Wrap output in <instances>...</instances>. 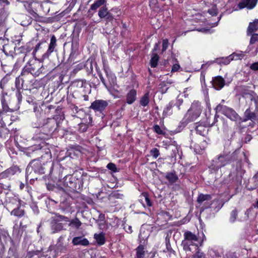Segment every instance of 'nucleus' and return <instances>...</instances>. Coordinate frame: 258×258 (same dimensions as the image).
<instances>
[{"label":"nucleus","mask_w":258,"mask_h":258,"mask_svg":"<svg viewBox=\"0 0 258 258\" xmlns=\"http://www.w3.org/2000/svg\"><path fill=\"white\" fill-rule=\"evenodd\" d=\"M151 155L155 159L157 158L160 155L159 151L157 148H153L150 151Z\"/></svg>","instance_id":"obj_53"},{"label":"nucleus","mask_w":258,"mask_h":258,"mask_svg":"<svg viewBox=\"0 0 258 258\" xmlns=\"http://www.w3.org/2000/svg\"><path fill=\"white\" fill-rule=\"evenodd\" d=\"M258 29V19H255L253 22H250L247 30V35H250Z\"/></svg>","instance_id":"obj_30"},{"label":"nucleus","mask_w":258,"mask_h":258,"mask_svg":"<svg viewBox=\"0 0 258 258\" xmlns=\"http://www.w3.org/2000/svg\"><path fill=\"white\" fill-rule=\"evenodd\" d=\"M14 48V47L13 44H5L3 46V51L7 55H11L13 53V48Z\"/></svg>","instance_id":"obj_40"},{"label":"nucleus","mask_w":258,"mask_h":258,"mask_svg":"<svg viewBox=\"0 0 258 258\" xmlns=\"http://www.w3.org/2000/svg\"><path fill=\"white\" fill-rule=\"evenodd\" d=\"M231 55V57L233 58V59H241L244 56V54L241 52H234L232 54H230Z\"/></svg>","instance_id":"obj_48"},{"label":"nucleus","mask_w":258,"mask_h":258,"mask_svg":"<svg viewBox=\"0 0 258 258\" xmlns=\"http://www.w3.org/2000/svg\"><path fill=\"white\" fill-rule=\"evenodd\" d=\"M39 6V5L38 3L32 2L29 4L27 8L30 14L35 20H38L39 18V16L37 13V9Z\"/></svg>","instance_id":"obj_16"},{"label":"nucleus","mask_w":258,"mask_h":258,"mask_svg":"<svg viewBox=\"0 0 258 258\" xmlns=\"http://www.w3.org/2000/svg\"><path fill=\"white\" fill-rule=\"evenodd\" d=\"M159 56L157 53H153L150 60V65L152 68H155L158 64Z\"/></svg>","instance_id":"obj_41"},{"label":"nucleus","mask_w":258,"mask_h":258,"mask_svg":"<svg viewBox=\"0 0 258 258\" xmlns=\"http://www.w3.org/2000/svg\"><path fill=\"white\" fill-rule=\"evenodd\" d=\"M149 236V234L148 232H146L145 230H143L142 229L140 231V233L139 235V238L140 240L141 244H145L146 241L147 240Z\"/></svg>","instance_id":"obj_34"},{"label":"nucleus","mask_w":258,"mask_h":258,"mask_svg":"<svg viewBox=\"0 0 258 258\" xmlns=\"http://www.w3.org/2000/svg\"><path fill=\"white\" fill-rule=\"evenodd\" d=\"M51 228L52 230V233H55L63 230V225L62 223L53 220L51 222Z\"/></svg>","instance_id":"obj_27"},{"label":"nucleus","mask_w":258,"mask_h":258,"mask_svg":"<svg viewBox=\"0 0 258 258\" xmlns=\"http://www.w3.org/2000/svg\"><path fill=\"white\" fill-rule=\"evenodd\" d=\"M202 110L201 103L198 101H194L184 116V121L187 123L189 122L195 121L200 116Z\"/></svg>","instance_id":"obj_5"},{"label":"nucleus","mask_w":258,"mask_h":258,"mask_svg":"<svg viewBox=\"0 0 258 258\" xmlns=\"http://www.w3.org/2000/svg\"><path fill=\"white\" fill-rule=\"evenodd\" d=\"M136 258H146V253L143 245L140 244L136 248Z\"/></svg>","instance_id":"obj_35"},{"label":"nucleus","mask_w":258,"mask_h":258,"mask_svg":"<svg viewBox=\"0 0 258 258\" xmlns=\"http://www.w3.org/2000/svg\"><path fill=\"white\" fill-rule=\"evenodd\" d=\"M108 105V101L104 100L99 99L93 101L90 107V108L94 110L95 112L103 113Z\"/></svg>","instance_id":"obj_12"},{"label":"nucleus","mask_w":258,"mask_h":258,"mask_svg":"<svg viewBox=\"0 0 258 258\" xmlns=\"http://www.w3.org/2000/svg\"><path fill=\"white\" fill-rule=\"evenodd\" d=\"M196 130L198 134L202 136L204 135V132L206 131L205 128L202 125L197 126Z\"/></svg>","instance_id":"obj_54"},{"label":"nucleus","mask_w":258,"mask_h":258,"mask_svg":"<svg viewBox=\"0 0 258 258\" xmlns=\"http://www.w3.org/2000/svg\"><path fill=\"white\" fill-rule=\"evenodd\" d=\"M232 60L233 58L231 57V55H229L228 56L225 57H223L217 58L213 62L222 66L229 64Z\"/></svg>","instance_id":"obj_28"},{"label":"nucleus","mask_w":258,"mask_h":258,"mask_svg":"<svg viewBox=\"0 0 258 258\" xmlns=\"http://www.w3.org/2000/svg\"><path fill=\"white\" fill-rule=\"evenodd\" d=\"M136 99L137 91L134 89H131L126 94V103L128 104H132L136 101Z\"/></svg>","instance_id":"obj_24"},{"label":"nucleus","mask_w":258,"mask_h":258,"mask_svg":"<svg viewBox=\"0 0 258 258\" xmlns=\"http://www.w3.org/2000/svg\"><path fill=\"white\" fill-rule=\"evenodd\" d=\"M72 243L74 245L87 246L89 244V242L87 238L83 236H78L73 239Z\"/></svg>","instance_id":"obj_19"},{"label":"nucleus","mask_w":258,"mask_h":258,"mask_svg":"<svg viewBox=\"0 0 258 258\" xmlns=\"http://www.w3.org/2000/svg\"><path fill=\"white\" fill-rule=\"evenodd\" d=\"M216 112L221 113L233 121H237L240 119L238 114L231 108L224 105L222 103L218 104L215 108Z\"/></svg>","instance_id":"obj_7"},{"label":"nucleus","mask_w":258,"mask_h":258,"mask_svg":"<svg viewBox=\"0 0 258 258\" xmlns=\"http://www.w3.org/2000/svg\"><path fill=\"white\" fill-rule=\"evenodd\" d=\"M39 250H32V251H29L27 253V256L29 257H32L34 255H38L39 253Z\"/></svg>","instance_id":"obj_61"},{"label":"nucleus","mask_w":258,"mask_h":258,"mask_svg":"<svg viewBox=\"0 0 258 258\" xmlns=\"http://www.w3.org/2000/svg\"><path fill=\"white\" fill-rule=\"evenodd\" d=\"M21 202L19 198L12 192H6L5 207L8 211H11L14 208L21 206Z\"/></svg>","instance_id":"obj_8"},{"label":"nucleus","mask_w":258,"mask_h":258,"mask_svg":"<svg viewBox=\"0 0 258 258\" xmlns=\"http://www.w3.org/2000/svg\"><path fill=\"white\" fill-rule=\"evenodd\" d=\"M172 105L173 104L171 102H169L166 107L164 108L163 112V117L165 118L169 115L172 114Z\"/></svg>","instance_id":"obj_36"},{"label":"nucleus","mask_w":258,"mask_h":258,"mask_svg":"<svg viewBox=\"0 0 258 258\" xmlns=\"http://www.w3.org/2000/svg\"><path fill=\"white\" fill-rule=\"evenodd\" d=\"M149 92L146 93L141 98L140 104L144 107L147 106L149 103Z\"/></svg>","instance_id":"obj_37"},{"label":"nucleus","mask_w":258,"mask_h":258,"mask_svg":"<svg viewBox=\"0 0 258 258\" xmlns=\"http://www.w3.org/2000/svg\"><path fill=\"white\" fill-rule=\"evenodd\" d=\"M11 184L10 181L0 182V192L4 191L5 194L7 192H11Z\"/></svg>","instance_id":"obj_32"},{"label":"nucleus","mask_w":258,"mask_h":258,"mask_svg":"<svg viewBox=\"0 0 258 258\" xmlns=\"http://www.w3.org/2000/svg\"><path fill=\"white\" fill-rule=\"evenodd\" d=\"M154 131L159 135L164 134L163 131L161 128L160 126L158 125H155L154 126Z\"/></svg>","instance_id":"obj_58"},{"label":"nucleus","mask_w":258,"mask_h":258,"mask_svg":"<svg viewBox=\"0 0 258 258\" xmlns=\"http://www.w3.org/2000/svg\"><path fill=\"white\" fill-rule=\"evenodd\" d=\"M24 153L26 156L37 160H50L51 154L47 145L44 143L35 145L27 148Z\"/></svg>","instance_id":"obj_1"},{"label":"nucleus","mask_w":258,"mask_h":258,"mask_svg":"<svg viewBox=\"0 0 258 258\" xmlns=\"http://www.w3.org/2000/svg\"><path fill=\"white\" fill-rule=\"evenodd\" d=\"M183 237L181 245L184 250L191 251L192 249L191 247H194L195 249L199 247L198 244L196 243L198 241V238L195 234L189 231H186L183 234Z\"/></svg>","instance_id":"obj_4"},{"label":"nucleus","mask_w":258,"mask_h":258,"mask_svg":"<svg viewBox=\"0 0 258 258\" xmlns=\"http://www.w3.org/2000/svg\"><path fill=\"white\" fill-rule=\"evenodd\" d=\"M237 157H238L237 155H236V157H235V158L234 159H231V161H235V162H236V163H235V166H236L235 170H236V171L237 172V173H242V171H241V164H242L241 159H238Z\"/></svg>","instance_id":"obj_42"},{"label":"nucleus","mask_w":258,"mask_h":258,"mask_svg":"<svg viewBox=\"0 0 258 258\" xmlns=\"http://www.w3.org/2000/svg\"><path fill=\"white\" fill-rule=\"evenodd\" d=\"M124 229L128 233H132L133 232L132 227L130 225H126L124 226Z\"/></svg>","instance_id":"obj_63"},{"label":"nucleus","mask_w":258,"mask_h":258,"mask_svg":"<svg viewBox=\"0 0 258 258\" xmlns=\"http://www.w3.org/2000/svg\"><path fill=\"white\" fill-rule=\"evenodd\" d=\"M10 212L11 215L18 218H21L24 216L25 214L24 210L21 208V205L14 208Z\"/></svg>","instance_id":"obj_26"},{"label":"nucleus","mask_w":258,"mask_h":258,"mask_svg":"<svg viewBox=\"0 0 258 258\" xmlns=\"http://www.w3.org/2000/svg\"><path fill=\"white\" fill-rule=\"evenodd\" d=\"M257 0H243L238 5L240 9L247 8L249 9H253L256 5Z\"/></svg>","instance_id":"obj_17"},{"label":"nucleus","mask_w":258,"mask_h":258,"mask_svg":"<svg viewBox=\"0 0 258 258\" xmlns=\"http://www.w3.org/2000/svg\"><path fill=\"white\" fill-rule=\"evenodd\" d=\"M251 36L250 40V44H254L256 42L258 41V34L254 33L251 34Z\"/></svg>","instance_id":"obj_56"},{"label":"nucleus","mask_w":258,"mask_h":258,"mask_svg":"<svg viewBox=\"0 0 258 258\" xmlns=\"http://www.w3.org/2000/svg\"><path fill=\"white\" fill-rule=\"evenodd\" d=\"M21 226L22 223H20V224H15L13 227V236L16 239H19L23 233V229Z\"/></svg>","instance_id":"obj_23"},{"label":"nucleus","mask_w":258,"mask_h":258,"mask_svg":"<svg viewBox=\"0 0 258 258\" xmlns=\"http://www.w3.org/2000/svg\"><path fill=\"white\" fill-rule=\"evenodd\" d=\"M16 168H10L0 173V180L4 179H10L11 177L15 174Z\"/></svg>","instance_id":"obj_21"},{"label":"nucleus","mask_w":258,"mask_h":258,"mask_svg":"<svg viewBox=\"0 0 258 258\" xmlns=\"http://www.w3.org/2000/svg\"><path fill=\"white\" fill-rule=\"evenodd\" d=\"M24 82L22 81V79L21 76L16 78L15 80V87L17 90H21L23 86Z\"/></svg>","instance_id":"obj_47"},{"label":"nucleus","mask_w":258,"mask_h":258,"mask_svg":"<svg viewBox=\"0 0 258 258\" xmlns=\"http://www.w3.org/2000/svg\"><path fill=\"white\" fill-rule=\"evenodd\" d=\"M208 254L212 258H213L214 257L220 256V254H219V253L212 248H210L208 250Z\"/></svg>","instance_id":"obj_50"},{"label":"nucleus","mask_w":258,"mask_h":258,"mask_svg":"<svg viewBox=\"0 0 258 258\" xmlns=\"http://www.w3.org/2000/svg\"><path fill=\"white\" fill-rule=\"evenodd\" d=\"M238 215V211L236 208H234L231 212L229 217V221L231 223H234L237 218Z\"/></svg>","instance_id":"obj_46"},{"label":"nucleus","mask_w":258,"mask_h":258,"mask_svg":"<svg viewBox=\"0 0 258 258\" xmlns=\"http://www.w3.org/2000/svg\"><path fill=\"white\" fill-rule=\"evenodd\" d=\"M62 182L64 186L70 188L74 187V183L73 181V177L71 175H66L63 178Z\"/></svg>","instance_id":"obj_31"},{"label":"nucleus","mask_w":258,"mask_h":258,"mask_svg":"<svg viewBox=\"0 0 258 258\" xmlns=\"http://www.w3.org/2000/svg\"><path fill=\"white\" fill-rule=\"evenodd\" d=\"M78 130L81 133L85 132L88 128V125L86 123H81L78 124Z\"/></svg>","instance_id":"obj_51"},{"label":"nucleus","mask_w":258,"mask_h":258,"mask_svg":"<svg viewBox=\"0 0 258 258\" xmlns=\"http://www.w3.org/2000/svg\"><path fill=\"white\" fill-rule=\"evenodd\" d=\"M236 155V153H233L231 155L223 153L218 155L212 160L210 167L211 172H217L221 168L229 163L231 159H234Z\"/></svg>","instance_id":"obj_3"},{"label":"nucleus","mask_w":258,"mask_h":258,"mask_svg":"<svg viewBox=\"0 0 258 258\" xmlns=\"http://www.w3.org/2000/svg\"><path fill=\"white\" fill-rule=\"evenodd\" d=\"M104 71L107 78L108 82H106L101 73L98 74L99 77L105 87L109 89V88L114 86L116 85V77L108 68H104Z\"/></svg>","instance_id":"obj_9"},{"label":"nucleus","mask_w":258,"mask_h":258,"mask_svg":"<svg viewBox=\"0 0 258 258\" xmlns=\"http://www.w3.org/2000/svg\"><path fill=\"white\" fill-rule=\"evenodd\" d=\"M165 178L168 181L169 184L171 185L173 184L178 179V176L175 171L167 172L166 174Z\"/></svg>","instance_id":"obj_25"},{"label":"nucleus","mask_w":258,"mask_h":258,"mask_svg":"<svg viewBox=\"0 0 258 258\" xmlns=\"http://www.w3.org/2000/svg\"><path fill=\"white\" fill-rule=\"evenodd\" d=\"M212 199V196L210 195L206 194L204 195L203 194H200L197 199V202L199 204H202L204 202L209 201L211 200Z\"/></svg>","instance_id":"obj_39"},{"label":"nucleus","mask_w":258,"mask_h":258,"mask_svg":"<svg viewBox=\"0 0 258 258\" xmlns=\"http://www.w3.org/2000/svg\"><path fill=\"white\" fill-rule=\"evenodd\" d=\"M98 15L100 19H105L108 22L112 21L114 19V16L108 10L106 7H101L98 12Z\"/></svg>","instance_id":"obj_14"},{"label":"nucleus","mask_w":258,"mask_h":258,"mask_svg":"<svg viewBox=\"0 0 258 258\" xmlns=\"http://www.w3.org/2000/svg\"><path fill=\"white\" fill-rule=\"evenodd\" d=\"M183 103V100L182 99H178L175 103L176 106L177 107L178 110L180 109V106L182 105Z\"/></svg>","instance_id":"obj_64"},{"label":"nucleus","mask_w":258,"mask_h":258,"mask_svg":"<svg viewBox=\"0 0 258 258\" xmlns=\"http://www.w3.org/2000/svg\"><path fill=\"white\" fill-rule=\"evenodd\" d=\"M8 258H18L17 254L15 252L14 248H10Z\"/></svg>","instance_id":"obj_52"},{"label":"nucleus","mask_w":258,"mask_h":258,"mask_svg":"<svg viewBox=\"0 0 258 258\" xmlns=\"http://www.w3.org/2000/svg\"><path fill=\"white\" fill-rule=\"evenodd\" d=\"M107 168L108 169H109L114 172H115L117 171L115 164H114L113 163H108L107 165Z\"/></svg>","instance_id":"obj_57"},{"label":"nucleus","mask_w":258,"mask_h":258,"mask_svg":"<svg viewBox=\"0 0 258 258\" xmlns=\"http://www.w3.org/2000/svg\"><path fill=\"white\" fill-rule=\"evenodd\" d=\"M212 205H213V208L216 211H218L223 206L224 203L220 200H215L213 201Z\"/></svg>","instance_id":"obj_45"},{"label":"nucleus","mask_w":258,"mask_h":258,"mask_svg":"<svg viewBox=\"0 0 258 258\" xmlns=\"http://www.w3.org/2000/svg\"><path fill=\"white\" fill-rule=\"evenodd\" d=\"M59 126V123L55 118H48L41 131L43 132L44 135H47L56 132Z\"/></svg>","instance_id":"obj_10"},{"label":"nucleus","mask_w":258,"mask_h":258,"mask_svg":"<svg viewBox=\"0 0 258 258\" xmlns=\"http://www.w3.org/2000/svg\"><path fill=\"white\" fill-rule=\"evenodd\" d=\"M239 91L243 98L250 100V107L253 109V106L255 110L258 111V96L256 93L249 89L247 86H240Z\"/></svg>","instance_id":"obj_6"},{"label":"nucleus","mask_w":258,"mask_h":258,"mask_svg":"<svg viewBox=\"0 0 258 258\" xmlns=\"http://www.w3.org/2000/svg\"><path fill=\"white\" fill-rule=\"evenodd\" d=\"M1 123L2 125L4 124L3 121ZM9 130L3 126V125L0 126V138L3 139H6L8 138L9 136Z\"/></svg>","instance_id":"obj_33"},{"label":"nucleus","mask_w":258,"mask_h":258,"mask_svg":"<svg viewBox=\"0 0 258 258\" xmlns=\"http://www.w3.org/2000/svg\"><path fill=\"white\" fill-rule=\"evenodd\" d=\"M251 110H254L256 112H258V111L255 110L254 106L253 109H251L250 105L249 108L247 109L244 112L245 118L242 120V121L245 122L248 120H252L255 119V113L251 111Z\"/></svg>","instance_id":"obj_22"},{"label":"nucleus","mask_w":258,"mask_h":258,"mask_svg":"<svg viewBox=\"0 0 258 258\" xmlns=\"http://www.w3.org/2000/svg\"><path fill=\"white\" fill-rule=\"evenodd\" d=\"M16 95L18 99V103L19 104L21 103L22 99V92L21 91V90H17Z\"/></svg>","instance_id":"obj_59"},{"label":"nucleus","mask_w":258,"mask_h":258,"mask_svg":"<svg viewBox=\"0 0 258 258\" xmlns=\"http://www.w3.org/2000/svg\"><path fill=\"white\" fill-rule=\"evenodd\" d=\"M56 38L54 35H52L50 38V42L48 48L45 53L42 56L43 58H48L52 52L56 51Z\"/></svg>","instance_id":"obj_15"},{"label":"nucleus","mask_w":258,"mask_h":258,"mask_svg":"<svg viewBox=\"0 0 258 258\" xmlns=\"http://www.w3.org/2000/svg\"><path fill=\"white\" fill-rule=\"evenodd\" d=\"M94 238L100 245L104 244L105 242L104 234L102 232L99 234H95Z\"/></svg>","instance_id":"obj_38"},{"label":"nucleus","mask_w":258,"mask_h":258,"mask_svg":"<svg viewBox=\"0 0 258 258\" xmlns=\"http://www.w3.org/2000/svg\"><path fill=\"white\" fill-rule=\"evenodd\" d=\"M121 196H122V195H121L120 194L118 193L112 194L111 195L109 196V199L111 200L115 198H119Z\"/></svg>","instance_id":"obj_62"},{"label":"nucleus","mask_w":258,"mask_h":258,"mask_svg":"<svg viewBox=\"0 0 258 258\" xmlns=\"http://www.w3.org/2000/svg\"><path fill=\"white\" fill-rule=\"evenodd\" d=\"M74 84L77 87L87 89L88 90L86 91V92H89V93L91 92L90 86L85 80H77L74 82Z\"/></svg>","instance_id":"obj_29"},{"label":"nucleus","mask_w":258,"mask_h":258,"mask_svg":"<svg viewBox=\"0 0 258 258\" xmlns=\"http://www.w3.org/2000/svg\"><path fill=\"white\" fill-rule=\"evenodd\" d=\"M107 0H95L90 6L88 13L89 17H92L96 10L102 7H106Z\"/></svg>","instance_id":"obj_13"},{"label":"nucleus","mask_w":258,"mask_h":258,"mask_svg":"<svg viewBox=\"0 0 258 258\" xmlns=\"http://www.w3.org/2000/svg\"><path fill=\"white\" fill-rule=\"evenodd\" d=\"M168 44L169 43L167 39H164L163 40L162 52H164L167 49L168 47Z\"/></svg>","instance_id":"obj_60"},{"label":"nucleus","mask_w":258,"mask_h":258,"mask_svg":"<svg viewBox=\"0 0 258 258\" xmlns=\"http://www.w3.org/2000/svg\"><path fill=\"white\" fill-rule=\"evenodd\" d=\"M42 67L40 68L36 72H34V70H33L32 68H30L28 69H24L21 73V74L20 75L22 81L24 82H29V83H32V80H30V79H31L32 76H39L41 73H42Z\"/></svg>","instance_id":"obj_11"},{"label":"nucleus","mask_w":258,"mask_h":258,"mask_svg":"<svg viewBox=\"0 0 258 258\" xmlns=\"http://www.w3.org/2000/svg\"><path fill=\"white\" fill-rule=\"evenodd\" d=\"M69 222L70 226H72L77 229H78L80 228V227L81 226L82 224L80 220L77 218L72 219Z\"/></svg>","instance_id":"obj_44"},{"label":"nucleus","mask_w":258,"mask_h":258,"mask_svg":"<svg viewBox=\"0 0 258 258\" xmlns=\"http://www.w3.org/2000/svg\"><path fill=\"white\" fill-rule=\"evenodd\" d=\"M208 13L211 15L214 16L217 15V9L216 6H213L211 9L208 10Z\"/></svg>","instance_id":"obj_55"},{"label":"nucleus","mask_w":258,"mask_h":258,"mask_svg":"<svg viewBox=\"0 0 258 258\" xmlns=\"http://www.w3.org/2000/svg\"><path fill=\"white\" fill-rule=\"evenodd\" d=\"M212 81L214 87L217 90L222 89L225 85V80L221 76L216 77Z\"/></svg>","instance_id":"obj_20"},{"label":"nucleus","mask_w":258,"mask_h":258,"mask_svg":"<svg viewBox=\"0 0 258 258\" xmlns=\"http://www.w3.org/2000/svg\"><path fill=\"white\" fill-rule=\"evenodd\" d=\"M53 167V163L50 160H32L28 164L26 170V175L27 177L32 171L35 173L42 174L45 173L46 169L49 168L50 171Z\"/></svg>","instance_id":"obj_2"},{"label":"nucleus","mask_w":258,"mask_h":258,"mask_svg":"<svg viewBox=\"0 0 258 258\" xmlns=\"http://www.w3.org/2000/svg\"><path fill=\"white\" fill-rule=\"evenodd\" d=\"M172 82L171 81L167 82V83H165L164 82L161 83L160 84V87H159V91L162 94H165L169 89V87L167 86V84H171Z\"/></svg>","instance_id":"obj_43"},{"label":"nucleus","mask_w":258,"mask_h":258,"mask_svg":"<svg viewBox=\"0 0 258 258\" xmlns=\"http://www.w3.org/2000/svg\"><path fill=\"white\" fill-rule=\"evenodd\" d=\"M2 106L3 108L2 109H0V121H3L4 123V121L3 120V118L7 116L6 115V112L8 111H14L15 110H16L19 108V106L16 107L14 108H10L7 104L4 103V102H2Z\"/></svg>","instance_id":"obj_18"},{"label":"nucleus","mask_w":258,"mask_h":258,"mask_svg":"<svg viewBox=\"0 0 258 258\" xmlns=\"http://www.w3.org/2000/svg\"><path fill=\"white\" fill-rule=\"evenodd\" d=\"M53 220H56V221L58 222L62 221L66 222L70 221L69 218L68 217L60 215H56L55 219H54Z\"/></svg>","instance_id":"obj_49"}]
</instances>
